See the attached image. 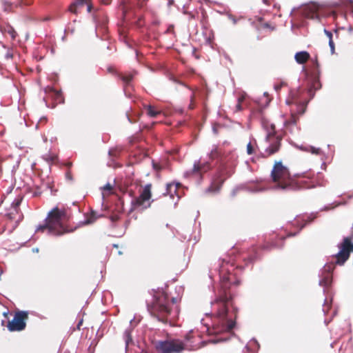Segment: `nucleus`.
<instances>
[{"label": "nucleus", "mask_w": 353, "mask_h": 353, "mask_svg": "<svg viewBox=\"0 0 353 353\" xmlns=\"http://www.w3.org/2000/svg\"><path fill=\"white\" fill-rule=\"evenodd\" d=\"M301 220H302L300 216H297L292 223L293 226L299 228V231L301 230L305 225V224L301 225Z\"/></svg>", "instance_id": "nucleus-21"}, {"label": "nucleus", "mask_w": 353, "mask_h": 353, "mask_svg": "<svg viewBox=\"0 0 353 353\" xmlns=\"http://www.w3.org/2000/svg\"><path fill=\"white\" fill-rule=\"evenodd\" d=\"M3 9L5 12H11L13 9V4L8 1H2Z\"/></svg>", "instance_id": "nucleus-20"}, {"label": "nucleus", "mask_w": 353, "mask_h": 353, "mask_svg": "<svg viewBox=\"0 0 353 353\" xmlns=\"http://www.w3.org/2000/svg\"><path fill=\"white\" fill-rule=\"evenodd\" d=\"M57 100L59 101V102L63 101V99H62V96H61V93H57Z\"/></svg>", "instance_id": "nucleus-35"}, {"label": "nucleus", "mask_w": 353, "mask_h": 353, "mask_svg": "<svg viewBox=\"0 0 353 353\" xmlns=\"http://www.w3.org/2000/svg\"><path fill=\"white\" fill-rule=\"evenodd\" d=\"M223 183V180L222 179H219L218 181H214L212 183V185L211 186L208 188L207 191L208 192H216L219 190L221 184Z\"/></svg>", "instance_id": "nucleus-17"}, {"label": "nucleus", "mask_w": 353, "mask_h": 353, "mask_svg": "<svg viewBox=\"0 0 353 353\" xmlns=\"http://www.w3.org/2000/svg\"><path fill=\"white\" fill-rule=\"evenodd\" d=\"M310 57V54L307 51L298 52L294 55V59L299 64H304Z\"/></svg>", "instance_id": "nucleus-12"}, {"label": "nucleus", "mask_w": 353, "mask_h": 353, "mask_svg": "<svg viewBox=\"0 0 353 353\" xmlns=\"http://www.w3.org/2000/svg\"><path fill=\"white\" fill-rule=\"evenodd\" d=\"M329 46L330 48L331 54H333L334 53L335 48H334V41L332 39H330L329 41Z\"/></svg>", "instance_id": "nucleus-29"}, {"label": "nucleus", "mask_w": 353, "mask_h": 353, "mask_svg": "<svg viewBox=\"0 0 353 353\" xmlns=\"http://www.w3.org/2000/svg\"><path fill=\"white\" fill-rule=\"evenodd\" d=\"M131 332H132V329L129 328V329L125 330L123 333V339L125 343V348H127L128 347V345L132 343Z\"/></svg>", "instance_id": "nucleus-15"}, {"label": "nucleus", "mask_w": 353, "mask_h": 353, "mask_svg": "<svg viewBox=\"0 0 353 353\" xmlns=\"http://www.w3.org/2000/svg\"><path fill=\"white\" fill-rule=\"evenodd\" d=\"M180 185V183H172L167 185V193L170 195L171 197H173L174 194L176 193V190L178 186Z\"/></svg>", "instance_id": "nucleus-14"}, {"label": "nucleus", "mask_w": 353, "mask_h": 353, "mask_svg": "<svg viewBox=\"0 0 353 353\" xmlns=\"http://www.w3.org/2000/svg\"><path fill=\"white\" fill-rule=\"evenodd\" d=\"M184 13L188 14V12H185ZM190 18H193V15L191 13H188Z\"/></svg>", "instance_id": "nucleus-40"}, {"label": "nucleus", "mask_w": 353, "mask_h": 353, "mask_svg": "<svg viewBox=\"0 0 353 353\" xmlns=\"http://www.w3.org/2000/svg\"><path fill=\"white\" fill-rule=\"evenodd\" d=\"M151 187V184L145 185L139 196L132 200L130 209L131 211H142L150 206V199L152 196Z\"/></svg>", "instance_id": "nucleus-8"}, {"label": "nucleus", "mask_w": 353, "mask_h": 353, "mask_svg": "<svg viewBox=\"0 0 353 353\" xmlns=\"http://www.w3.org/2000/svg\"><path fill=\"white\" fill-rule=\"evenodd\" d=\"M87 4V10L88 12H90L91 11V8H92V6L89 3V2Z\"/></svg>", "instance_id": "nucleus-37"}, {"label": "nucleus", "mask_w": 353, "mask_h": 353, "mask_svg": "<svg viewBox=\"0 0 353 353\" xmlns=\"http://www.w3.org/2000/svg\"><path fill=\"white\" fill-rule=\"evenodd\" d=\"M210 169V164L208 161L201 163L200 161H195L192 170L184 173L185 177L194 176L198 177L203 172H207Z\"/></svg>", "instance_id": "nucleus-11"}, {"label": "nucleus", "mask_w": 353, "mask_h": 353, "mask_svg": "<svg viewBox=\"0 0 353 353\" xmlns=\"http://www.w3.org/2000/svg\"><path fill=\"white\" fill-rule=\"evenodd\" d=\"M285 85H286V83L283 81H281L279 83L274 84V88L276 92H278L282 87Z\"/></svg>", "instance_id": "nucleus-27"}, {"label": "nucleus", "mask_w": 353, "mask_h": 353, "mask_svg": "<svg viewBox=\"0 0 353 353\" xmlns=\"http://www.w3.org/2000/svg\"><path fill=\"white\" fill-rule=\"evenodd\" d=\"M261 125L266 132V135L261 147L264 149L263 156L268 157L279 151L281 138L276 134L275 125L270 121L263 119Z\"/></svg>", "instance_id": "nucleus-7"}, {"label": "nucleus", "mask_w": 353, "mask_h": 353, "mask_svg": "<svg viewBox=\"0 0 353 353\" xmlns=\"http://www.w3.org/2000/svg\"><path fill=\"white\" fill-rule=\"evenodd\" d=\"M172 305L168 296L162 294L153 302L149 310L152 315L157 317L160 321L165 323L168 321V317L173 315L175 316L178 312L177 306L175 305L176 299H172Z\"/></svg>", "instance_id": "nucleus-5"}, {"label": "nucleus", "mask_w": 353, "mask_h": 353, "mask_svg": "<svg viewBox=\"0 0 353 353\" xmlns=\"http://www.w3.org/2000/svg\"><path fill=\"white\" fill-rule=\"evenodd\" d=\"M68 219L65 210L54 208L49 212L46 219V223L37 228V232H47V234L54 236L62 235L73 231L65 229L63 223Z\"/></svg>", "instance_id": "nucleus-4"}, {"label": "nucleus", "mask_w": 353, "mask_h": 353, "mask_svg": "<svg viewBox=\"0 0 353 353\" xmlns=\"http://www.w3.org/2000/svg\"><path fill=\"white\" fill-rule=\"evenodd\" d=\"M33 251H34V252H38V249H35V250H34V249H33Z\"/></svg>", "instance_id": "nucleus-43"}, {"label": "nucleus", "mask_w": 353, "mask_h": 353, "mask_svg": "<svg viewBox=\"0 0 353 353\" xmlns=\"http://www.w3.org/2000/svg\"><path fill=\"white\" fill-rule=\"evenodd\" d=\"M265 188L259 185H254V188H248V190L252 192H258L264 190Z\"/></svg>", "instance_id": "nucleus-22"}, {"label": "nucleus", "mask_w": 353, "mask_h": 353, "mask_svg": "<svg viewBox=\"0 0 353 353\" xmlns=\"http://www.w3.org/2000/svg\"><path fill=\"white\" fill-rule=\"evenodd\" d=\"M132 79V75L125 76L123 77V81L125 82L126 83H128Z\"/></svg>", "instance_id": "nucleus-33"}, {"label": "nucleus", "mask_w": 353, "mask_h": 353, "mask_svg": "<svg viewBox=\"0 0 353 353\" xmlns=\"http://www.w3.org/2000/svg\"><path fill=\"white\" fill-rule=\"evenodd\" d=\"M246 149H247V153L248 154H252L254 152L253 147L250 142L247 145Z\"/></svg>", "instance_id": "nucleus-30"}, {"label": "nucleus", "mask_w": 353, "mask_h": 353, "mask_svg": "<svg viewBox=\"0 0 353 353\" xmlns=\"http://www.w3.org/2000/svg\"><path fill=\"white\" fill-rule=\"evenodd\" d=\"M229 19L233 22L234 24L236 23V19L232 15H229Z\"/></svg>", "instance_id": "nucleus-36"}, {"label": "nucleus", "mask_w": 353, "mask_h": 353, "mask_svg": "<svg viewBox=\"0 0 353 353\" xmlns=\"http://www.w3.org/2000/svg\"><path fill=\"white\" fill-rule=\"evenodd\" d=\"M27 314L25 312H17L11 321L8 324V329L10 332L21 331L26 327L25 319Z\"/></svg>", "instance_id": "nucleus-10"}, {"label": "nucleus", "mask_w": 353, "mask_h": 353, "mask_svg": "<svg viewBox=\"0 0 353 353\" xmlns=\"http://www.w3.org/2000/svg\"><path fill=\"white\" fill-rule=\"evenodd\" d=\"M90 0H76L74 3H76L78 6H82L85 3H88Z\"/></svg>", "instance_id": "nucleus-28"}, {"label": "nucleus", "mask_w": 353, "mask_h": 353, "mask_svg": "<svg viewBox=\"0 0 353 353\" xmlns=\"http://www.w3.org/2000/svg\"><path fill=\"white\" fill-rule=\"evenodd\" d=\"M330 305V303H329L328 300L325 299L323 306V311L324 314H327L328 312Z\"/></svg>", "instance_id": "nucleus-24"}, {"label": "nucleus", "mask_w": 353, "mask_h": 353, "mask_svg": "<svg viewBox=\"0 0 353 353\" xmlns=\"http://www.w3.org/2000/svg\"><path fill=\"white\" fill-rule=\"evenodd\" d=\"M295 95V93L292 92L290 97L285 101L286 104L290 106V119L285 120L284 119L285 116L283 114L281 115L284 128L290 130V132H293L294 128L296 125L299 117L304 114L307 106L306 101H299Z\"/></svg>", "instance_id": "nucleus-6"}, {"label": "nucleus", "mask_w": 353, "mask_h": 353, "mask_svg": "<svg viewBox=\"0 0 353 353\" xmlns=\"http://www.w3.org/2000/svg\"><path fill=\"white\" fill-rule=\"evenodd\" d=\"M296 234V232H290L288 234L287 236H293Z\"/></svg>", "instance_id": "nucleus-38"}, {"label": "nucleus", "mask_w": 353, "mask_h": 353, "mask_svg": "<svg viewBox=\"0 0 353 353\" xmlns=\"http://www.w3.org/2000/svg\"><path fill=\"white\" fill-rule=\"evenodd\" d=\"M20 203H21V199H15L13 201L12 205H13V207L14 208L15 210H17V208L19 205Z\"/></svg>", "instance_id": "nucleus-32"}, {"label": "nucleus", "mask_w": 353, "mask_h": 353, "mask_svg": "<svg viewBox=\"0 0 353 353\" xmlns=\"http://www.w3.org/2000/svg\"><path fill=\"white\" fill-rule=\"evenodd\" d=\"M103 190L105 191L110 192L112 190V185L108 183L103 187Z\"/></svg>", "instance_id": "nucleus-31"}, {"label": "nucleus", "mask_w": 353, "mask_h": 353, "mask_svg": "<svg viewBox=\"0 0 353 353\" xmlns=\"http://www.w3.org/2000/svg\"><path fill=\"white\" fill-rule=\"evenodd\" d=\"M341 205V203H335V205H334V206L333 208H334V207H336V206H338V205Z\"/></svg>", "instance_id": "nucleus-41"}, {"label": "nucleus", "mask_w": 353, "mask_h": 353, "mask_svg": "<svg viewBox=\"0 0 353 353\" xmlns=\"http://www.w3.org/2000/svg\"><path fill=\"white\" fill-rule=\"evenodd\" d=\"M77 6H77L76 3H72L70 6V7H69L68 10H69V11H70V12H72V13L77 14Z\"/></svg>", "instance_id": "nucleus-26"}, {"label": "nucleus", "mask_w": 353, "mask_h": 353, "mask_svg": "<svg viewBox=\"0 0 353 353\" xmlns=\"http://www.w3.org/2000/svg\"><path fill=\"white\" fill-rule=\"evenodd\" d=\"M191 330L185 337V342L179 339L159 341L155 343V348L159 353H181L184 350H193L201 347L202 341L199 337L192 336Z\"/></svg>", "instance_id": "nucleus-3"}, {"label": "nucleus", "mask_w": 353, "mask_h": 353, "mask_svg": "<svg viewBox=\"0 0 353 353\" xmlns=\"http://www.w3.org/2000/svg\"><path fill=\"white\" fill-rule=\"evenodd\" d=\"M271 177L274 183V188L275 190L289 192L302 188H309V186L301 185L304 182L303 177L296 181L291 176L289 169L283 165L281 161L275 162L271 171Z\"/></svg>", "instance_id": "nucleus-2"}, {"label": "nucleus", "mask_w": 353, "mask_h": 353, "mask_svg": "<svg viewBox=\"0 0 353 353\" xmlns=\"http://www.w3.org/2000/svg\"><path fill=\"white\" fill-rule=\"evenodd\" d=\"M244 96H241V97H239L238 98V101H237V103L235 106V108H236V111H241L242 110V107H241V103L244 100Z\"/></svg>", "instance_id": "nucleus-23"}, {"label": "nucleus", "mask_w": 353, "mask_h": 353, "mask_svg": "<svg viewBox=\"0 0 353 353\" xmlns=\"http://www.w3.org/2000/svg\"><path fill=\"white\" fill-rule=\"evenodd\" d=\"M174 3V0H169L168 1V5L170 6V5H172Z\"/></svg>", "instance_id": "nucleus-39"}, {"label": "nucleus", "mask_w": 353, "mask_h": 353, "mask_svg": "<svg viewBox=\"0 0 353 353\" xmlns=\"http://www.w3.org/2000/svg\"><path fill=\"white\" fill-rule=\"evenodd\" d=\"M146 109L147 113L150 117H155L161 113V111L155 110L152 105H148Z\"/></svg>", "instance_id": "nucleus-18"}, {"label": "nucleus", "mask_w": 353, "mask_h": 353, "mask_svg": "<svg viewBox=\"0 0 353 353\" xmlns=\"http://www.w3.org/2000/svg\"><path fill=\"white\" fill-rule=\"evenodd\" d=\"M300 149L301 150L310 152L312 154H315V155H321L322 154V151H321V148H316V147H314V146H310V145L303 146V145H301V146H300Z\"/></svg>", "instance_id": "nucleus-13"}, {"label": "nucleus", "mask_w": 353, "mask_h": 353, "mask_svg": "<svg viewBox=\"0 0 353 353\" xmlns=\"http://www.w3.org/2000/svg\"><path fill=\"white\" fill-rule=\"evenodd\" d=\"M332 277L330 273H327L319 280V285L323 287H327L331 284Z\"/></svg>", "instance_id": "nucleus-16"}, {"label": "nucleus", "mask_w": 353, "mask_h": 353, "mask_svg": "<svg viewBox=\"0 0 353 353\" xmlns=\"http://www.w3.org/2000/svg\"><path fill=\"white\" fill-rule=\"evenodd\" d=\"M91 223V221H86V223Z\"/></svg>", "instance_id": "nucleus-44"}, {"label": "nucleus", "mask_w": 353, "mask_h": 353, "mask_svg": "<svg viewBox=\"0 0 353 353\" xmlns=\"http://www.w3.org/2000/svg\"><path fill=\"white\" fill-rule=\"evenodd\" d=\"M225 339L220 338L218 341H225Z\"/></svg>", "instance_id": "nucleus-42"}, {"label": "nucleus", "mask_w": 353, "mask_h": 353, "mask_svg": "<svg viewBox=\"0 0 353 353\" xmlns=\"http://www.w3.org/2000/svg\"><path fill=\"white\" fill-rule=\"evenodd\" d=\"M219 154V152L218 151V146L214 145L212 146V148L208 156L210 159H214L218 157Z\"/></svg>", "instance_id": "nucleus-19"}, {"label": "nucleus", "mask_w": 353, "mask_h": 353, "mask_svg": "<svg viewBox=\"0 0 353 353\" xmlns=\"http://www.w3.org/2000/svg\"><path fill=\"white\" fill-rule=\"evenodd\" d=\"M7 31L12 39H14L16 38L17 34L13 28H12V27L8 28Z\"/></svg>", "instance_id": "nucleus-25"}, {"label": "nucleus", "mask_w": 353, "mask_h": 353, "mask_svg": "<svg viewBox=\"0 0 353 353\" xmlns=\"http://www.w3.org/2000/svg\"><path fill=\"white\" fill-rule=\"evenodd\" d=\"M324 32H325V35L329 38V41L330 39H332V33L330 31H329L326 29H324Z\"/></svg>", "instance_id": "nucleus-34"}, {"label": "nucleus", "mask_w": 353, "mask_h": 353, "mask_svg": "<svg viewBox=\"0 0 353 353\" xmlns=\"http://www.w3.org/2000/svg\"><path fill=\"white\" fill-rule=\"evenodd\" d=\"M234 268L232 264L223 262L219 274L220 277L221 290L216 298L211 301L213 316L211 327H206L208 334H219L230 332L235 325L237 310L233 307L230 296L227 294V290L231 285H238L239 279L232 272Z\"/></svg>", "instance_id": "nucleus-1"}, {"label": "nucleus", "mask_w": 353, "mask_h": 353, "mask_svg": "<svg viewBox=\"0 0 353 353\" xmlns=\"http://www.w3.org/2000/svg\"><path fill=\"white\" fill-rule=\"evenodd\" d=\"M338 247L339 251L336 254V263L343 265L348 259L350 252H353V242L351 238L345 237Z\"/></svg>", "instance_id": "nucleus-9"}]
</instances>
